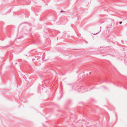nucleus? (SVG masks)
<instances>
[{"label": "nucleus", "instance_id": "obj_4", "mask_svg": "<svg viewBox=\"0 0 127 127\" xmlns=\"http://www.w3.org/2000/svg\"><path fill=\"white\" fill-rule=\"evenodd\" d=\"M94 34V35H95V34Z\"/></svg>", "mask_w": 127, "mask_h": 127}, {"label": "nucleus", "instance_id": "obj_1", "mask_svg": "<svg viewBox=\"0 0 127 127\" xmlns=\"http://www.w3.org/2000/svg\"><path fill=\"white\" fill-rule=\"evenodd\" d=\"M39 58L38 56L35 57L32 59V61L34 62H36L39 59Z\"/></svg>", "mask_w": 127, "mask_h": 127}, {"label": "nucleus", "instance_id": "obj_3", "mask_svg": "<svg viewBox=\"0 0 127 127\" xmlns=\"http://www.w3.org/2000/svg\"><path fill=\"white\" fill-rule=\"evenodd\" d=\"M61 12H65V11H63V10H61Z\"/></svg>", "mask_w": 127, "mask_h": 127}, {"label": "nucleus", "instance_id": "obj_5", "mask_svg": "<svg viewBox=\"0 0 127 127\" xmlns=\"http://www.w3.org/2000/svg\"><path fill=\"white\" fill-rule=\"evenodd\" d=\"M90 73H91V72H90Z\"/></svg>", "mask_w": 127, "mask_h": 127}, {"label": "nucleus", "instance_id": "obj_2", "mask_svg": "<svg viewBox=\"0 0 127 127\" xmlns=\"http://www.w3.org/2000/svg\"><path fill=\"white\" fill-rule=\"evenodd\" d=\"M122 23V22H120L119 23L120 24H121Z\"/></svg>", "mask_w": 127, "mask_h": 127}]
</instances>
